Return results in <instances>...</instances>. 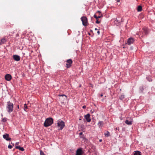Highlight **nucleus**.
Instances as JSON below:
<instances>
[{
  "instance_id": "obj_8",
  "label": "nucleus",
  "mask_w": 155,
  "mask_h": 155,
  "mask_svg": "<svg viewBox=\"0 0 155 155\" xmlns=\"http://www.w3.org/2000/svg\"><path fill=\"white\" fill-rule=\"evenodd\" d=\"M134 41V39L133 38L130 37L127 40V44L128 45H130L131 44H133Z\"/></svg>"
},
{
  "instance_id": "obj_12",
  "label": "nucleus",
  "mask_w": 155,
  "mask_h": 155,
  "mask_svg": "<svg viewBox=\"0 0 155 155\" xmlns=\"http://www.w3.org/2000/svg\"><path fill=\"white\" fill-rule=\"evenodd\" d=\"M15 148L17 149H18L20 150L23 151L24 150V149L23 147H21L20 146H16Z\"/></svg>"
},
{
  "instance_id": "obj_33",
  "label": "nucleus",
  "mask_w": 155,
  "mask_h": 155,
  "mask_svg": "<svg viewBox=\"0 0 155 155\" xmlns=\"http://www.w3.org/2000/svg\"><path fill=\"white\" fill-rule=\"evenodd\" d=\"M98 31H97V33L98 34V35H99L100 34V31H99V30H98Z\"/></svg>"
},
{
  "instance_id": "obj_15",
  "label": "nucleus",
  "mask_w": 155,
  "mask_h": 155,
  "mask_svg": "<svg viewBox=\"0 0 155 155\" xmlns=\"http://www.w3.org/2000/svg\"><path fill=\"white\" fill-rule=\"evenodd\" d=\"M143 32L146 35L148 33V30L146 28H143Z\"/></svg>"
},
{
  "instance_id": "obj_16",
  "label": "nucleus",
  "mask_w": 155,
  "mask_h": 155,
  "mask_svg": "<svg viewBox=\"0 0 155 155\" xmlns=\"http://www.w3.org/2000/svg\"><path fill=\"white\" fill-rule=\"evenodd\" d=\"M134 155H141V152L138 151H135Z\"/></svg>"
},
{
  "instance_id": "obj_41",
  "label": "nucleus",
  "mask_w": 155,
  "mask_h": 155,
  "mask_svg": "<svg viewBox=\"0 0 155 155\" xmlns=\"http://www.w3.org/2000/svg\"><path fill=\"white\" fill-rule=\"evenodd\" d=\"M97 12L98 13H101V12L100 11H98Z\"/></svg>"
},
{
  "instance_id": "obj_46",
  "label": "nucleus",
  "mask_w": 155,
  "mask_h": 155,
  "mask_svg": "<svg viewBox=\"0 0 155 155\" xmlns=\"http://www.w3.org/2000/svg\"><path fill=\"white\" fill-rule=\"evenodd\" d=\"M79 120H81V119H79Z\"/></svg>"
},
{
  "instance_id": "obj_38",
  "label": "nucleus",
  "mask_w": 155,
  "mask_h": 155,
  "mask_svg": "<svg viewBox=\"0 0 155 155\" xmlns=\"http://www.w3.org/2000/svg\"><path fill=\"white\" fill-rule=\"evenodd\" d=\"M19 143V142H16L15 143V144L18 145V144Z\"/></svg>"
},
{
  "instance_id": "obj_14",
  "label": "nucleus",
  "mask_w": 155,
  "mask_h": 155,
  "mask_svg": "<svg viewBox=\"0 0 155 155\" xmlns=\"http://www.w3.org/2000/svg\"><path fill=\"white\" fill-rule=\"evenodd\" d=\"M104 135L105 137H108L110 136V133L107 131H106V133H105Z\"/></svg>"
},
{
  "instance_id": "obj_22",
  "label": "nucleus",
  "mask_w": 155,
  "mask_h": 155,
  "mask_svg": "<svg viewBox=\"0 0 155 155\" xmlns=\"http://www.w3.org/2000/svg\"><path fill=\"white\" fill-rule=\"evenodd\" d=\"M59 96H61V97H64V99L65 100L66 99H67V96L64 95V94H61V95H59Z\"/></svg>"
},
{
  "instance_id": "obj_42",
  "label": "nucleus",
  "mask_w": 155,
  "mask_h": 155,
  "mask_svg": "<svg viewBox=\"0 0 155 155\" xmlns=\"http://www.w3.org/2000/svg\"><path fill=\"white\" fill-rule=\"evenodd\" d=\"M17 108L19 109V105H18V106H17Z\"/></svg>"
},
{
  "instance_id": "obj_19",
  "label": "nucleus",
  "mask_w": 155,
  "mask_h": 155,
  "mask_svg": "<svg viewBox=\"0 0 155 155\" xmlns=\"http://www.w3.org/2000/svg\"><path fill=\"white\" fill-rule=\"evenodd\" d=\"M144 90V88L143 87H141L139 88V92H143Z\"/></svg>"
},
{
  "instance_id": "obj_47",
  "label": "nucleus",
  "mask_w": 155,
  "mask_h": 155,
  "mask_svg": "<svg viewBox=\"0 0 155 155\" xmlns=\"http://www.w3.org/2000/svg\"><path fill=\"white\" fill-rule=\"evenodd\" d=\"M117 2H119V0H118V1Z\"/></svg>"
},
{
  "instance_id": "obj_25",
  "label": "nucleus",
  "mask_w": 155,
  "mask_h": 155,
  "mask_svg": "<svg viewBox=\"0 0 155 155\" xmlns=\"http://www.w3.org/2000/svg\"><path fill=\"white\" fill-rule=\"evenodd\" d=\"M40 155H45L44 153L42 150L40 151Z\"/></svg>"
},
{
  "instance_id": "obj_18",
  "label": "nucleus",
  "mask_w": 155,
  "mask_h": 155,
  "mask_svg": "<svg viewBox=\"0 0 155 155\" xmlns=\"http://www.w3.org/2000/svg\"><path fill=\"white\" fill-rule=\"evenodd\" d=\"M67 64H71L72 63V61L71 59H68L67 61Z\"/></svg>"
},
{
  "instance_id": "obj_30",
  "label": "nucleus",
  "mask_w": 155,
  "mask_h": 155,
  "mask_svg": "<svg viewBox=\"0 0 155 155\" xmlns=\"http://www.w3.org/2000/svg\"><path fill=\"white\" fill-rule=\"evenodd\" d=\"M94 16L96 19H97V16L95 14L94 15Z\"/></svg>"
},
{
  "instance_id": "obj_27",
  "label": "nucleus",
  "mask_w": 155,
  "mask_h": 155,
  "mask_svg": "<svg viewBox=\"0 0 155 155\" xmlns=\"http://www.w3.org/2000/svg\"><path fill=\"white\" fill-rule=\"evenodd\" d=\"M146 78L149 82H151L152 81V79L151 78Z\"/></svg>"
},
{
  "instance_id": "obj_21",
  "label": "nucleus",
  "mask_w": 155,
  "mask_h": 155,
  "mask_svg": "<svg viewBox=\"0 0 155 155\" xmlns=\"http://www.w3.org/2000/svg\"><path fill=\"white\" fill-rule=\"evenodd\" d=\"M124 95H121L119 97V99L121 100H123L124 98Z\"/></svg>"
},
{
  "instance_id": "obj_10",
  "label": "nucleus",
  "mask_w": 155,
  "mask_h": 155,
  "mask_svg": "<svg viewBox=\"0 0 155 155\" xmlns=\"http://www.w3.org/2000/svg\"><path fill=\"white\" fill-rule=\"evenodd\" d=\"M5 78L7 81H9L12 78V76L11 75L9 74H7L5 76Z\"/></svg>"
},
{
  "instance_id": "obj_29",
  "label": "nucleus",
  "mask_w": 155,
  "mask_h": 155,
  "mask_svg": "<svg viewBox=\"0 0 155 155\" xmlns=\"http://www.w3.org/2000/svg\"><path fill=\"white\" fill-rule=\"evenodd\" d=\"M6 121V119L5 118H3L2 119V121L3 122H5Z\"/></svg>"
},
{
  "instance_id": "obj_36",
  "label": "nucleus",
  "mask_w": 155,
  "mask_h": 155,
  "mask_svg": "<svg viewBox=\"0 0 155 155\" xmlns=\"http://www.w3.org/2000/svg\"><path fill=\"white\" fill-rule=\"evenodd\" d=\"M115 130H119V128L118 127H116L115 128Z\"/></svg>"
},
{
  "instance_id": "obj_17",
  "label": "nucleus",
  "mask_w": 155,
  "mask_h": 155,
  "mask_svg": "<svg viewBox=\"0 0 155 155\" xmlns=\"http://www.w3.org/2000/svg\"><path fill=\"white\" fill-rule=\"evenodd\" d=\"M125 122L126 124L128 125H131L132 124V121H129L128 120H126Z\"/></svg>"
},
{
  "instance_id": "obj_2",
  "label": "nucleus",
  "mask_w": 155,
  "mask_h": 155,
  "mask_svg": "<svg viewBox=\"0 0 155 155\" xmlns=\"http://www.w3.org/2000/svg\"><path fill=\"white\" fill-rule=\"evenodd\" d=\"M53 119L52 118H48L45 120L44 123V126L45 127H49L53 124Z\"/></svg>"
},
{
  "instance_id": "obj_20",
  "label": "nucleus",
  "mask_w": 155,
  "mask_h": 155,
  "mask_svg": "<svg viewBox=\"0 0 155 155\" xmlns=\"http://www.w3.org/2000/svg\"><path fill=\"white\" fill-rule=\"evenodd\" d=\"M142 7L140 5L137 8V11L138 12H140L142 10Z\"/></svg>"
},
{
  "instance_id": "obj_6",
  "label": "nucleus",
  "mask_w": 155,
  "mask_h": 155,
  "mask_svg": "<svg viewBox=\"0 0 155 155\" xmlns=\"http://www.w3.org/2000/svg\"><path fill=\"white\" fill-rule=\"evenodd\" d=\"M9 135L8 134H5L3 136V138L7 141L11 140V138L9 137Z\"/></svg>"
},
{
  "instance_id": "obj_32",
  "label": "nucleus",
  "mask_w": 155,
  "mask_h": 155,
  "mask_svg": "<svg viewBox=\"0 0 155 155\" xmlns=\"http://www.w3.org/2000/svg\"><path fill=\"white\" fill-rule=\"evenodd\" d=\"M102 16H102V15H101V16H97V19L99 18H100Z\"/></svg>"
},
{
  "instance_id": "obj_11",
  "label": "nucleus",
  "mask_w": 155,
  "mask_h": 155,
  "mask_svg": "<svg viewBox=\"0 0 155 155\" xmlns=\"http://www.w3.org/2000/svg\"><path fill=\"white\" fill-rule=\"evenodd\" d=\"M104 124V122L102 121H100L97 124V125L99 127V128H100Z\"/></svg>"
},
{
  "instance_id": "obj_3",
  "label": "nucleus",
  "mask_w": 155,
  "mask_h": 155,
  "mask_svg": "<svg viewBox=\"0 0 155 155\" xmlns=\"http://www.w3.org/2000/svg\"><path fill=\"white\" fill-rule=\"evenodd\" d=\"M58 126L59 128L58 129L59 130H62L65 126L64 123L62 120H58L57 121Z\"/></svg>"
},
{
  "instance_id": "obj_9",
  "label": "nucleus",
  "mask_w": 155,
  "mask_h": 155,
  "mask_svg": "<svg viewBox=\"0 0 155 155\" xmlns=\"http://www.w3.org/2000/svg\"><path fill=\"white\" fill-rule=\"evenodd\" d=\"M90 114H88L84 116V117L87 122H89L91 121V119L90 118Z\"/></svg>"
},
{
  "instance_id": "obj_1",
  "label": "nucleus",
  "mask_w": 155,
  "mask_h": 155,
  "mask_svg": "<svg viewBox=\"0 0 155 155\" xmlns=\"http://www.w3.org/2000/svg\"><path fill=\"white\" fill-rule=\"evenodd\" d=\"M6 108L7 111L9 114L12 112L14 109V105L13 103L10 101L7 102Z\"/></svg>"
},
{
  "instance_id": "obj_24",
  "label": "nucleus",
  "mask_w": 155,
  "mask_h": 155,
  "mask_svg": "<svg viewBox=\"0 0 155 155\" xmlns=\"http://www.w3.org/2000/svg\"><path fill=\"white\" fill-rule=\"evenodd\" d=\"M66 67L67 68H70L71 65V64H68L67 63L66 64Z\"/></svg>"
},
{
  "instance_id": "obj_31",
  "label": "nucleus",
  "mask_w": 155,
  "mask_h": 155,
  "mask_svg": "<svg viewBox=\"0 0 155 155\" xmlns=\"http://www.w3.org/2000/svg\"><path fill=\"white\" fill-rule=\"evenodd\" d=\"M80 137L84 138V135H81L80 136Z\"/></svg>"
},
{
  "instance_id": "obj_5",
  "label": "nucleus",
  "mask_w": 155,
  "mask_h": 155,
  "mask_svg": "<svg viewBox=\"0 0 155 155\" xmlns=\"http://www.w3.org/2000/svg\"><path fill=\"white\" fill-rule=\"evenodd\" d=\"M82 149L81 148H80L77 150L75 155H82Z\"/></svg>"
},
{
  "instance_id": "obj_43",
  "label": "nucleus",
  "mask_w": 155,
  "mask_h": 155,
  "mask_svg": "<svg viewBox=\"0 0 155 155\" xmlns=\"http://www.w3.org/2000/svg\"><path fill=\"white\" fill-rule=\"evenodd\" d=\"M11 144H12V145L13 146H14V144L13 143H11Z\"/></svg>"
},
{
  "instance_id": "obj_34",
  "label": "nucleus",
  "mask_w": 155,
  "mask_h": 155,
  "mask_svg": "<svg viewBox=\"0 0 155 155\" xmlns=\"http://www.w3.org/2000/svg\"><path fill=\"white\" fill-rule=\"evenodd\" d=\"M79 136L82 135V132H80L79 134Z\"/></svg>"
},
{
  "instance_id": "obj_35",
  "label": "nucleus",
  "mask_w": 155,
  "mask_h": 155,
  "mask_svg": "<svg viewBox=\"0 0 155 155\" xmlns=\"http://www.w3.org/2000/svg\"><path fill=\"white\" fill-rule=\"evenodd\" d=\"M82 107H83V108L85 109V108H86V106H85V105H84V106H83Z\"/></svg>"
},
{
  "instance_id": "obj_37",
  "label": "nucleus",
  "mask_w": 155,
  "mask_h": 155,
  "mask_svg": "<svg viewBox=\"0 0 155 155\" xmlns=\"http://www.w3.org/2000/svg\"><path fill=\"white\" fill-rule=\"evenodd\" d=\"M19 36V35L18 34H17L16 35V36L17 37Z\"/></svg>"
},
{
  "instance_id": "obj_26",
  "label": "nucleus",
  "mask_w": 155,
  "mask_h": 155,
  "mask_svg": "<svg viewBox=\"0 0 155 155\" xmlns=\"http://www.w3.org/2000/svg\"><path fill=\"white\" fill-rule=\"evenodd\" d=\"M12 145H11L9 144L8 146V148L9 149H12Z\"/></svg>"
},
{
  "instance_id": "obj_7",
  "label": "nucleus",
  "mask_w": 155,
  "mask_h": 155,
  "mask_svg": "<svg viewBox=\"0 0 155 155\" xmlns=\"http://www.w3.org/2000/svg\"><path fill=\"white\" fill-rule=\"evenodd\" d=\"M13 58L15 60L18 61H19L20 60V57L16 54L13 55Z\"/></svg>"
},
{
  "instance_id": "obj_13",
  "label": "nucleus",
  "mask_w": 155,
  "mask_h": 155,
  "mask_svg": "<svg viewBox=\"0 0 155 155\" xmlns=\"http://www.w3.org/2000/svg\"><path fill=\"white\" fill-rule=\"evenodd\" d=\"M6 41L5 39V38H3L0 41V45H1L2 44H3Z\"/></svg>"
},
{
  "instance_id": "obj_40",
  "label": "nucleus",
  "mask_w": 155,
  "mask_h": 155,
  "mask_svg": "<svg viewBox=\"0 0 155 155\" xmlns=\"http://www.w3.org/2000/svg\"><path fill=\"white\" fill-rule=\"evenodd\" d=\"M102 141V139H100L99 140V141L101 142Z\"/></svg>"
},
{
  "instance_id": "obj_4",
  "label": "nucleus",
  "mask_w": 155,
  "mask_h": 155,
  "mask_svg": "<svg viewBox=\"0 0 155 155\" xmlns=\"http://www.w3.org/2000/svg\"><path fill=\"white\" fill-rule=\"evenodd\" d=\"M81 21H82V24L84 26H86L87 25V19L85 16L82 17L81 18Z\"/></svg>"
},
{
  "instance_id": "obj_44",
  "label": "nucleus",
  "mask_w": 155,
  "mask_h": 155,
  "mask_svg": "<svg viewBox=\"0 0 155 155\" xmlns=\"http://www.w3.org/2000/svg\"><path fill=\"white\" fill-rule=\"evenodd\" d=\"M97 30V28H95V30Z\"/></svg>"
},
{
  "instance_id": "obj_28",
  "label": "nucleus",
  "mask_w": 155,
  "mask_h": 155,
  "mask_svg": "<svg viewBox=\"0 0 155 155\" xmlns=\"http://www.w3.org/2000/svg\"><path fill=\"white\" fill-rule=\"evenodd\" d=\"M96 20H96V23H97V24H99V23H100V21H99L98 20H97V19H96Z\"/></svg>"
},
{
  "instance_id": "obj_39",
  "label": "nucleus",
  "mask_w": 155,
  "mask_h": 155,
  "mask_svg": "<svg viewBox=\"0 0 155 155\" xmlns=\"http://www.w3.org/2000/svg\"><path fill=\"white\" fill-rule=\"evenodd\" d=\"M100 96L101 97H102L103 96V94H101Z\"/></svg>"
},
{
  "instance_id": "obj_45",
  "label": "nucleus",
  "mask_w": 155,
  "mask_h": 155,
  "mask_svg": "<svg viewBox=\"0 0 155 155\" xmlns=\"http://www.w3.org/2000/svg\"><path fill=\"white\" fill-rule=\"evenodd\" d=\"M88 34H89V35H90V33H88Z\"/></svg>"
},
{
  "instance_id": "obj_23",
  "label": "nucleus",
  "mask_w": 155,
  "mask_h": 155,
  "mask_svg": "<svg viewBox=\"0 0 155 155\" xmlns=\"http://www.w3.org/2000/svg\"><path fill=\"white\" fill-rule=\"evenodd\" d=\"M24 110L25 111H27V109H28V107L26 104H25L24 105Z\"/></svg>"
}]
</instances>
